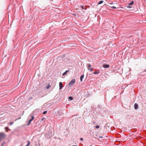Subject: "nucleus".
Wrapping results in <instances>:
<instances>
[{
  "label": "nucleus",
  "instance_id": "f3484780",
  "mask_svg": "<svg viewBox=\"0 0 146 146\" xmlns=\"http://www.w3.org/2000/svg\"><path fill=\"white\" fill-rule=\"evenodd\" d=\"M70 100H73V98L72 97H69L68 98Z\"/></svg>",
  "mask_w": 146,
  "mask_h": 146
},
{
  "label": "nucleus",
  "instance_id": "0eeeda50",
  "mask_svg": "<svg viewBox=\"0 0 146 146\" xmlns=\"http://www.w3.org/2000/svg\"><path fill=\"white\" fill-rule=\"evenodd\" d=\"M109 4L110 5L109 6L111 8L114 9H116V7L113 6V5H112L113 4L112 3H109Z\"/></svg>",
  "mask_w": 146,
  "mask_h": 146
},
{
  "label": "nucleus",
  "instance_id": "a878e982",
  "mask_svg": "<svg viewBox=\"0 0 146 146\" xmlns=\"http://www.w3.org/2000/svg\"><path fill=\"white\" fill-rule=\"evenodd\" d=\"M80 140L82 141H83V138H81L80 139Z\"/></svg>",
  "mask_w": 146,
  "mask_h": 146
},
{
  "label": "nucleus",
  "instance_id": "6ab92c4d",
  "mask_svg": "<svg viewBox=\"0 0 146 146\" xmlns=\"http://www.w3.org/2000/svg\"><path fill=\"white\" fill-rule=\"evenodd\" d=\"M13 122H11L9 123V124L10 125H11L13 124Z\"/></svg>",
  "mask_w": 146,
  "mask_h": 146
},
{
  "label": "nucleus",
  "instance_id": "393cba45",
  "mask_svg": "<svg viewBox=\"0 0 146 146\" xmlns=\"http://www.w3.org/2000/svg\"><path fill=\"white\" fill-rule=\"evenodd\" d=\"M98 108H100V105H98Z\"/></svg>",
  "mask_w": 146,
  "mask_h": 146
},
{
  "label": "nucleus",
  "instance_id": "f8f14e48",
  "mask_svg": "<svg viewBox=\"0 0 146 146\" xmlns=\"http://www.w3.org/2000/svg\"><path fill=\"white\" fill-rule=\"evenodd\" d=\"M5 129L6 132H7L8 130H10L8 127H5Z\"/></svg>",
  "mask_w": 146,
  "mask_h": 146
},
{
  "label": "nucleus",
  "instance_id": "1a4fd4ad",
  "mask_svg": "<svg viewBox=\"0 0 146 146\" xmlns=\"http://www.w3.org/2000/svg\"><path fill=\"white\" fill-rule=\"evenodd\" d=\"M51 87L50 85V84H48V85L45 88V89H48L49 88Z\"/></svg>",
  "mask_w": 146,
  "mask_h": 146
},
{
  "label": "nucleus",
  "instance_id": "dca6fc26",
  "mask_svg": "<svg viewBox=\"0 0 146 146\" xmlns=\"http://www.w3.org/2000/svg\"><path fill=\"white\" fill-rule=\"evenodd\" d=\"M28 143L27 145L26 146H29V145H30V142L29 141H28Z\"/></svg>",
  "mask_w": 146,
  "mask_h": 146
},
{
  "label": "nucleus",
  "instance_id": "423d86ee",
  "mask_svg": "<svg viewBox=\"0 0 146 146\" xmlns=\"http://www.w3.org/2000/svg\"><path fill=\"white\" fill-rule=\"evenodd\" d=\"M103 67L104 68H108L109 67L110 65L108 64H104L103 65Z\"/></svg>",
  "mask_w": 146,
  "mask_h": 146
},
{
  "label": "nucleus",
  "instance_id": "412c9836",
  "mask_svg": "<svg viewBox=\"0 0 146 146\" xmlns=\"http://www.w3.org/2000/svg\"><path fill=\"white\" fill-rule=\"evenodd\" d=\"M65 54H63V56H61V58H64V57H65Z\"/></svg>",
  "mask_w": 146,
  "mask_h": 146
},
{
  "label": "nucleus",
  "instance_id": "6e6552de",
  "mask_svg": "<svg viewBox=\"0 0 146 146\" xmlns=\"http://www.w3.org/2000/svg\"><path fill=\"white\" fill-rule=\"evenodd\" d=\"M87 68L88 70L92 66L90 64H87Z\"/></svg>",
  "mask_w": 146,
  "mask_h": 146
},
{
  "label": "nucleus",
  "instance_id": "5701e85b",
  "mask_svg": "<svg viewBox=\"0 0 146 146\" xmlns=\"http://www.w3.org/2000/svg\"><path fill=\"white\" fill-rule=\"evenodd\" d=\"M46 113H47V111H45L43 112V114H46Z\"/></svg>",
  "mask_w": 146,
  "mask_h": 146
},
{
  "label": "nucleus",
  "instance_id": "39448f33",
  "mask_svg": "<svg viewBox=\"0 0 146 146\" xmlns=\"http://www.w3.org/2000/svg\"><path fill=\"white\" fill-rule=\"evenodd\" d=\"M134 108L135 110L137 109L138 108V104L137 103H135L134 104Z\"/></svg>",
  "mask_w": 146,
  "mask_h": 146
},
{
  "label": "nucleus",
  "instance_id": "ddd939ff",
  "mask_svg": "<svg viewBox=\"0 0 146 146\" xmlns=\"http://www.w3.org/2000/svg\"><path fill=\"white\" fill-rule=\"evenodd\" d=\"M133 3H134V2H133V1H132L131 2H130V3H129V5H132L133 4Z\"/></svg>",
  "mask_w": 146,
  "mask_h": 146
},
{
  "label": "nucleus",
  "instance_id": "f03ea898",
  "mask_svg": "<svg viewBox=\"0 0 146 146\" xmlns=\"http://www.w3.org/2000/svg\"><path fill=\"white\" fill-rule=\"evenodd\" d=\"M75 82V79H72L71 82L69 83L68 84L69 86H72Z\"/></svg>",
  "mask_w": 146,
  "mask_h": 146
},
{
  "label": "nucleus",
  "instance_id": "bb28decb",
  "mask_svg": "<svg viewBox=\"0 0 146 146\" xmlns=\"http://www.w3.org/2000/svg\"><path fill=\"white\" fill-rule=\"evenodd\" d=\"M127 7L129 8H131V7L130 6H128Z\"/></svg>",
  "mask_w": 146,
  "mask_h": 146
},
{
  "label": "nucleus",
  "instance_id": "9b49d317",
  "mask_svg": "<svg viewBox=\"0 0 146 146\" xmlns=\"http://www.w3.org/2000/svg\"><path fill=\"white\" fill-rule=\"evenodd\" d=\"M69 71V70H66L65 72H64L63 74H62V76H64L65 74H66Z\"/></svg>",
  "mask_w": 146,
  "mask_h": 146
},
{
  "label": "nucleus",
  "instance_id": "b1692460",
  "mask_svg": "<svg viewBox=\"0 0 146 146\" xmlns=\"http://www.w3.org/2000/svg\"><path fill=\"white\" fill-rule=\"evenodd\" d=\"M5 142H3L2 143V145H1V146H3V145H4V144H5Z\"/></svg>",
  "mask_w": 146,
  "mask_h": 146
},
{
  "label": "nucleus",
  "instance_id": "7ed1b4c3",
  "mask_svg": "<svg viewBox=\"0 0 146 146\" xmlns=\"http://www.w3.org/2000/svg\"><path fill=\"white\" fill-rule=\"evenodd\" d=\"M31 117L32 118L30 120H29L28 123L27 124L28 125H29L31 122L34 119V117L33 116H31Z\"/></svg>",
  "mask_w": 146,
  "mask_h": 146
},
{
  "label": "nucleus",
  "instance_id": "4be33fe9",
  "mask_svg": "<svg viewBox=\"0 0 146 146\" xmlns=\"http://www.w3.org/2000/svg\"><path fill=\"white\" fill-rule=\"evenodd\" d=\"M96 128L97 129H98L99 128V126L98 125H97L96 126Z\"/></svg>",
  "mask_w": 146,
  "mask_h": 146
},
{
  "label": "nucleus",
  "instance_id": "a211bd4d",
  "mask_svg": "<svg viewBox=\"0 0 146 146\" xmlns=\"http://www.w3.org/2000/svg\"><path fill=\"white\" fill-rule=\"evenodd\" d=\"M90 70L91 72H92L93 70V68H91L88 70Z\"/></svg>",
  "mask_w": 146,
  "mask_h": 146
},
{
  "label": "nucleus",
  "instance_id": "4468645a",
  "mask_svg": "<svg viewBox=\"0 0 146 146\" xmlns=\"http://www.w3.org/2000/svg\"><path fill=\"white\" fill-rule=\"evenodd\" d=\"M104 2L103 1H100L98 3V4H100Z\"/></svg>",
  "mask_w": 146,
  "mask_h": 146
},
{
  "label": "nucleus",
  "instance_id": "2eb2a0df",
  "mask_svg": "<svg viewBox=\"0 0 146 146\" xmlns=\"http://www.w3.org/2000/svg\"><path fill=\"white\" fill-rule=\"evenodd\" d=\"M99 72H100L99 71H98V72L96 71L94 72V74H99Z\"/></svg>",
  "mask_w": 146,
  "mask_h": 146
},
{
  "label": "nucleus",
  "instance_id": "cd10ccee",
  "mask_svg": "<svg viewBox=\"0 0 146 146\" xmlns=\"http://www.w3.org/2000/svg\"><path fill=\"white\" fill-rule=\"evenodd\" d=\"M99 138H102L103 137H102V136H99Z\"/></svg>",
  "mask_w": 146,
  "mask_h": 146
},
{
  "label": "nucleus",
  "instance_id": "9d476101",
  "mask_svg": "<svg viewBox=\"0 0 146 146\" xmlns=\"http://www.w3.org/2000/svg\"><path fill=\"white\" fill-rule=\"evenodd\" d=\"M84 75H82L81 77H80V81L82 82V79H83V78H84Z\"/></svg>",
  "mask_w": 146,
  "mask_h": 146
},
{
  "label": "nucleus",
  "instance_id": "20e7f679",
  "mask_svg": "<svg viewBox=\"0 0 146 146\" xmlns=\"http://www.w3.org/2000/svg\"><path fill=\"white\" fill-rule=\"evenodd\" d=\"M59 90H60L62 89L63 87V84L62 83V82H60L59 83Z\"/></svg>",
  "mask_w": 146,
  "mask_h": 146
},
{
  "label": "nucleus",
  "instance_id": "f257e3e1",
  "mask_svg": "<svg viewBox=\"0 0 146 146\" xmlns=\"http://www.w3.org/2000/svg\"><path fill=\"white\" fill-rule=\"evenodd\" d=\"M5 136V135L4 133L3 132L0 133V142L4 138Z\"/></svg>",
  "mask_w": 146,
  "mask_h": 146
},
{
  "label": "nucleus",
  "instance_id": "c85d7f7f",
  "mask_svg": "<svg viewBox=\"0 0 146 146\" xmlns=\"http://www.w3.org/2000/svg\"><path fill=\"white\" fill-rule=\"evenodd\" d=\"M144 72H145L146 71V70H144Z\"/></svg>",
  "mask_w": 146,
  "mask_h": 146
},
{
  "label": "nucleus",
  "instance_id": "aec40b11",
  "mask_svg": "<svg viewBox=\"0 0 146 146\" xmlns=\"http://www.w3.org/2000/svg\"><path fill=\"white\" fill-rule=\"evenodd\" d=\"M80 7L81 9H85L84 8V6H81Z\"/></svg>",
  "mask_w": 146,
  "mask_h": 146
}]
</instances>
